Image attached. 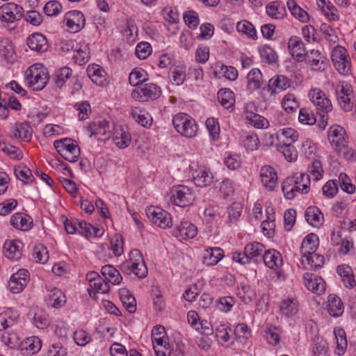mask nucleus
Instances as JSON below:
<instances>
[{
    "label": "nucleus",
    "instance_id": "nucleus-1",
    "mask_svg": "<svg viewBox=\"0 0 356 356\" xmlns=\"http://www.w3.org/2000/svg\"><path fill=\"white\" fill-rule=\"evenodd\" d=\"M309 97L321 117L318 126L324 129L327 124V114L332 110V104L325 93L318 88L311 90Z\"/></svg>",
    "mask_w": 356,
    "mask_h": 356
},
{
    "label": "nucleus",
    "instance_id": "nucleus-2",
    "mask_svg": "<svg viewBox=\"0 0 356 356\" xmlns=\"http://www.w3.org/2000/svg\"><path fill=\"white\" fill-rule=\"evenodd\" d=\"M122 273L130 275L133 273L138 278H144L147 275V268L144 261L142 253L135 249L130 252L129 259L120 265Z\"/></svg>",
    "mask_w": 356,
    "mask_h": 356
},
{
    "label": "nucleus",
    "instance_id": "nucleus-3",
    "mask_svg": "<svg viewBox=\"0 0 356 356\" xmlns=\"http://www.w3.org/2000/svg\"><path fill=\"white\" fill-rule=\"evenodd\" d=\"M26 79L28 86L33 90H41L49 79L47 69L42 64H34L26 70Z\"/></svg>",
    "mask_w": 356,
    "mask_h": 356
},
{
    "label": "nucleus",
    "instance_id": "nucleus-4",
    "mask_svg": "<svg viewBox=\"0 0 356 356\" xmlns=\"http://www.w3.org/2000/svg\"><path fill=\"white\" fill-rule=\"evenodd\" d=\"M172 124L176 131L186 138H193L197 134L196 122L186 113H179L175 115L172 119Z\"/></svg>",
    "mask_w": 356,
    "mask_h": 356
},
{
    "label": "nucleus",
    "instance_id": "nucleus-5",
    "mask_svg": "<svg viewBox=\"0 0 356 356\" xmlns=\"http://www.w3.org/2000/svg\"><path fill=\"white\" fill-rule=\"evenodd\" d=\"M54 146L63 157L64 159L71 163L76 162L80 156V149L78 145L71 138H65L56 140Z\"/></svg>",
    "mask_w": 356,
    "mask_h": 356
},
{
    "label": "nucleus",
    "instance_id": "nucleus-6",
    "mask_svg": "<svg viewBox=\"0 0 356 356\" xmlns=\"http://www.w3.org/2000/svg\"><path fill=\"white\" fill-rule=\"evenodd\" d=\"M331 59L334 68L341 74L347 75L350 70V58L347 50L337 45L332 51Z\"/></svg>",
    "mask_w": 356,
    "mask_h": 356
},
{
    "label": "nucleus",
    "instance_id": "nucleus-7",
    "mask_svg": "<svg viewBox=\"0 0 356 356\" xmlns=\"http://www.w3.org/2000/svg\"><path fill=\"white\" fill-rule=\"evenodd\" d=\"M338 103L346 111H350L353 107V90L351 85L346 81H339L336 86Z\"/></svg>",
    "mask_w": 356,
    "mask_h": 356
},
{
    "label": "nucleus",
    "instance_id": "nucleus-8",
    "mask_svg": "<svg viewBox=\"0 0 356 356\" xmlns=\"http://www.w3.org/2000/svg\"><path fill=\"white\" fill-rule=\"evenodd\" d=\"M161 94V88L154 83H146L131 92V97L140 102L158 99Z\"/></svg>",
    "mask_w": 356,
    "mask_h": 356
},
{
    "label": "nucleus",
    "instance_id": "nucleus-9",
    "mask_svg": "<svg viewBox=\"0 0 356 356\" xmlns=\"http://www.w3.org/2000/svg\"><path fill=\"white\" fill-rule=\"evenodd\" d=\"M23 8L15 3L9 2L0 7V20L7 24L19 20L23 16Z\"/></svg>",
    "mask_w": 356,
    "mask_h": 356
},
{
    "label": "nucleus",
    "instance_id": "nucleus-10",
    "mask_svg": "<svg viewBox=\"0 0 356 356\" xmlns=\"http://www.w3.org/2000/svg\"><path fill=\"white\" fill-rule=\"evenodd\" d=\"M146 213L154 225L162 229L170 227L172 225L171 215L161 208H149Z\"/></svg>",
    "mask_w": 356,
    "mask_h": 356
},
{
    "label": "nucleus",
    "instance_id": "nucleus-11",
    "mask_svg": "<svg viewBox=\"0 0 356 356\" xmlns=\"http://www.w3.org/2000/svg\"><path fill=\"white\" fill-rule=\"evenodd\" d=\"M172 199L175 204L185 207L191 205L195 200L193 191L185 186H178L172 191Z\"/></svg>",
    "mask_w": 356,
    "mask_h": 356
},
{
    "label": "nucleus",
    "instance_id": "nucleus-12",
    "mask_svg": "<svg viewBox=\"0 0 356 356\" xmlns=\"http://www.w3.org/2000/svg\"><path fill=\"white\" fill-rule=\"evenodd\" d=\"M67 26L73 32H77L84 27L86 19L83 14L78 10H72L66 13L65 17Z\"/></svg>",
    "mask_w": 356,
    "mask_h": 356
},
{
    "label": "nucleus",
    "instance_id": "nucleus-13",
    "mask_svg": "<svg viewBox=\"0 0 356 356\" xmlns=\"http://www.w3.org/2000/svg\"><path fill=\"white\" fill-rule=\"evenodd\" d=\"M197 234V228L195 225L188 220H183L173 231L176 237H181L186 240L193 238Z\"/></svg>",
    "mask_w": 356,
    "mask_h": 356
},
{
    "label": "nucleus",
    "instance_id": "nucleus-14",
    "mask_svg": "<svg viewBox=\"0 0 356 356\" xmlns=\"http://www.w3.org/2000/svg\"><path fill=\"white\" fill-rule=\"evenodd\" d=\"M260 177L264 186L269 191H273L277 184V175L275 169L270 165L261 168Z\"/></svg>",
    "mask_w": 356,
    "mask_h": 356
},
{
    "label": "nucleus",
    "instance_id": "nucleus-15",
    "mask_svg": "<svg viewBox=\"0 0 356 356\" xmlns=\"http://www.w3.org/2000/svg\"><path fill=\"white\" fill-rule=\"evenodd\" d=\"M28 47L38 53H42L48 49L47 38L41 33H33L26 40Z\"/></svg>",
    "mask_w": 356,
    "mask_h": 356
},
{
    "label": "nucleus",
    "instance_id": "nucleus-16",
    "mask_svg": "<svg viewBox=\"0 0 356 356\" xmlns=\"http://www.w3.org/2000/svg\"><path fill=\"white\" fill-rule=\"evenodd\" d=\"M22 243L19 241H10L3 245V254L9 259L18 261L22 257Z\"/></svg>",
    "mask_w": 356,
    "mask_h": 356
},
{
    "label": "nucleus",
    "instance_id": "nucleus-17",
    "mask_svg": "<svg viewBox=\"0 0 356 356\" xmlns=\"http://www.w3.org/2000/svg\"><path fill=\"white\" fill-rule=\"evenodd\" d=\"M193 181L197 186L207 187L213 181V175L209 169L200 168L193 174Z\"/></svg>",
    "mask_w": 356,
    "mask_h": 356
},
{
    "label": "nucleus",
    "instance_id": "nucleus-18",
    "mask_svg": "<svg viewBox=\"0 0 356 356\" xmlns=\"http://www.w3.org/2000/svg\"><path fill=\"white\" fill-rule=\"evenodd\" d=\"M304 279L305 280V286L313 293L321 294L325 291V283L321 277L305 274Z\"/></svg>",
    "mask_w": 356,
    "mask_h": 356
},
{
    "label": "nucleus",
    "instance_id": "nucleus-19",
    "mask_svg": "<svg viewBox=\"0 0 356 356\" xmlns=\"http://www.w3.org/2000/svg\"><path fill=\"white\" fill-rule=\"evenodd\" d=\"M337 272L341 277V280L346 288L353 289L355 286L356 282L350 266L346 264L339 265L337 268Z\"/></svg>",
    "mask_w": 356,
    "mask_h": 356
},
{
    "label": "nucleus",
    "instance_id": "nucleus-20",
    "mask_svg": "<svg viewBox=\"0 0 356 356\" xmlns=\"http://www.w3.org/2000/svg\"><path fill=\"white\" fill-rule=\"evenodd\" d=\"M346 131L341 126H333L328 131V140L332 145L339 147L345 145Z\"/></svg>",
    "mask_w": 356,
    "mask_h": 356
},
{
    "label": "nucleus",
    "instance_id": "nucleus-21",
    "mask_svg": "<svg viewBox=\"0 0 356 356\" xmlns=\"http://www.w3.org/2000/svg\"><path fill=\"white\" fill-rule=\"evenodd\" d=\"M10 225L15 229L26 231L31 227L32 220L23 213H16L10 217Z\"/></svg>",
    "mask_w": 356,
    "mask_h": 356
},
{
    "label": "nucleus",
    "instance_id": "nucleus-22",
    "mask_svg": "<svg viewBox=\"0 0 356 356\" xmlns=\"http://www.w3.org/2000/svg\"><path fill=\"white\" fill-rule=\"evenodd\" d=\"M262 259L265 265L270 268L279 267L282 264V257L281 254L275 250L265 251L262 255Z\"/></svg>",
    "mask_w": 356,
    "mask_h": 356
},
{
    "label": "nucleus",
    "instance_id": "nucleus-23",
    "mask_svg": "<svg viewBox=\"0 0 356 356\" xmlns=\"http://www.w3.org/2000/svg\"><path fill=\"white\" fill-rule=\"evenodd\" d=\"M245 254L249 260L258 261L261 258L262 253L264 252V246L259 242L248 243L244 248Z\"/></svg>",
    "mask_w": 356,
    "mask_h": 356
},
{
    "label": "nucleus",
    "instance_id": "nucleus-24",
    "mask_svg": "<svg viewBox=\"0 0 356 356\" xmlns=\"http://www.w3.org/2000/svg\"><path fill=\"white\" fill-rule=\"evenodd\" d=\"M0 56L7 62L13 63L15 58V51L12 42L8 38L0 40Z\"/></svg>",
    "mask_w": 356,
    "mask_h": 356
},
{
    "label": "nucleus",
    "instance_id": "nucleus-25",
    "mask_svg": "<svg viewBox=\"0 0 356 356\" xmlns=\"http://www.w3.org/2000/svg\"><path fill=\"white\" fill-rule=\"evenodd\" d=\"M101 273L104 277L105 281L112 284H118L121 282L122 277L120 272L111 265H105L102 268Z\"/></svg>",
    "mask_w": 356,
    "mask_h": 356
},
{
    "label": "nucleus",
    "instance_id": "nucleus-26",
    "mask_svg": "<svg viewBox=\"0 0 356 356\" xmlns=\"http://www.w3.org/2000/svg\"><path fill=\"white\" fill-rule=\"evenodd\" d=\"M223 257L222 249L209 248L205 250L203 257V263L207 266H213L218 263V261Z\"/></svg>",
    "mask_w": 356,
    "mask_h": 356
},
{
    "label": "nucleus",
    "instance_id": "nucleus-27",
    "mask_svg": "<svg viewBox=\"0 0 356 356\" xmlns=\"http://www.w3.org/2000/svg\"><path fill=\"white\" fill-rule=\"evenodd\" d=\"M88 76L92 82L98 86H103L105 81V72L99 65L88 66L87 68Z\"/></svg>",
    "mask_w": 356,
    "mask_h": 356
},
{
    "label": "nucleus",
    "instance_id": "nucleus-28",
    "mask_svg": "<svg viewBox=\"0 0 356 356\" xmlns=\"http://www.w3.org/2000/svg\"><path fill=\"white\" fill-rule=\"evenodd\" d=\"M328 312L334 317L340 316L343 312V306L341 299L335 295L328 298Z\"/></svg>",
    "mask_w": 356,
    "mask_h": 356
},
{
    "label": "nucleus",
    "instance_id": "nucleus-29",
    "mask_svg": "<svg viewBox=\"0 0 356 356\" xmlns=\"http://www.w3.org/2000/svg\"><path fill=\"white\" fill-rule=\"evenodd\" d=\"M290 84L288 79L283 75H278L275 78L270 79L268 82V90L273 95L277 90H282L289 87Z\"/></svg>",
    "mask_w": 356,
    "mask_h": 356
},
{
    "label": "nucleus",
    "instance_id": "nucleus-30",
    "mask_svg": "<svg viewBox=\"0 0 356 356\" xmlns=\"http://www.w3.org/2000/svg\"><path fill=\"white\" fill-rule=\"evenodd\" d=\"M337 341V347L335 353L339 356H342L347 348V340L345 331L342 328L334 329V331Z\"/></svg>",
    "mask_w": 356,
    "mask_h": 356
},
{
    "label": "nucleus",
    "instance_id": "nucleus-31",
    "mask_svg": "<svg viewBox=\"0 0 356 356\" xmlns=\"http://www.w3.org/2000/svg\"><path fill=\"white\" fill-rule=\"evenodd\" d=\"M121 302L125 309L130 313L135 312L136 309V301L134 296L125 289L120 290Z\"/></svg>",
    "mask_w": 356,
    "mask_h": 356
},
{
    "label": "nucleus",
    "instance_id": "nucleus-32",
    "mask_svg": "<svg viewBox=\"0 0 356 356\" xmlns=\"http://www.w3.org/2000/svg\"><path fill=\"white\" fill-rule=\"evenodd\" d=\"M218 99L220 104L225 108H229L234 105L235 97L230 89H220L218 93Z\"/></svg>",
    "mask_w": 356,
    "mask_h": 356
},
{
    "label": "nucleus",
    "instance_id": "nucleus-33",
    "mask_svg": "<svg viewBox=\"0 0 356 356\" xmlns=\"http://www.w3.org/2000/svg\"><path fill=\"white\" fill-rule=\"evenodd\" d=\"M131 114L133 118L143 127L151 125L152 119L149 114L145 111L138 107H135L131 110Z\"/></svg>",
    "mask_w": 356,
    "mask_h": 356
},
{
    "label": "nucleus",
    "instance_id": "nucleus-34",
    "mask_svg": "<svg viewBox=\"0 0 356 356\" xmlns=\"http://www.w3.org/2000/svg\"><path fill=\"white\" fill-rule=\"evenodd\" d=\"M305 216L307 222L313 226L321 224V218H323L321 211L316 207H309L305 211Z\"/></svg>",
    "mask_w": 356,
    "mask_h": 356
},
{
    "label": "nucleus",
    "instance_id": "nucleus-35",
    "mask_svg": "<svg viewBox=\"0 0 356 356\" xmlns=\"http://www.w3.org/2000/svg\"><path fill=\"white\" fill-rule=\"evenodd\" d=\"M111 126L106 120L93 122L90 124L89 128L91 135H102L104 136L111 131Z\"/></svg>",
    "mask_w": 356,
    "mask_h": 356
},
{
    "label": "nucleus",
    "instance_id": "nucleus-36",
    "mask_svg": "<svg viewBox=\"0 0 356 356\" xmlns=\"http://www.w3.org/2000/svg\"><path fill=\"white\" fill-rule=\"evenodd\" d=\"M49 300L53 307L59 308L66 302V297L59 289L54 288L49 291Z\"/></svg>",
    "mask_w": 356,
    "mask_h": 356
},
{
    "label": "nucleus",
    "instance_id": "nucleus-37",
    "mask_svg": "<svg viewBox=\"0 0 356 356\" xmlns=\"http://www.w3.org/2000/svg\"><path fill=\"white\" fill-rule=\"evenodd\" d=\"M14 136L24 142H28L31 139L32 129L26 122L16 124Z\"/></svg>",
    "mask_w": 356,
    "mask_h": 356
},
{
    "label": "nucleus",
    "instance_id": "nucleus-38",
    "mask_svg": "<svg viewBox=\"0 0 356 356\" xmlns=\"http://www.w3.org/2000/svg\"><path fill=\"white\" fill-rule=\"evenodd\" d=\"M287 6L291 14L302 22L309 21L308 13L301 8L293 0H288Z\"/></svg>",
    "mask_w": 356,
    "mask_h": 356
},
{
    "label": "nucleus",
    "instance_id": "nucleus-39",
    "mask_svg": "<svg viewBox=\"0 0 356 356\" xmlns=\"http://www.w3.org/2000/svg\"><path fill=\"white\" fill-rule=\"evenodd\" d=\"M294 179L288 177L282 183V192L285 197L291 200L295 197L296 193L299 192L300 186L294 185Z\"/></svg>",
    "mask_w": 356,
    "mask_h": 356
},
{
    "label": "nucleus",
    "instance_id": "nucleus-40",
    "mask_svg": "<svg viewBox=\"0 0 356 356\" xmlns=\"http://www.w3.org/2000/svg\"><path fill=\"white\" fill-rule=\"evenodd\" d=\"M248 88L251 90L259 89L261 87L262 74L257 68L252 69L247 76Z\"/></svg>",
    "mask_w": 356,
    "mask_h": 356
},
{
    "label": "nucleus",
    "instance_id": "nucleus-41",
    "mask_svg": "<svg viewBox=\"0 0 356 356\" xmlns=\"http://www.w3.org/2000/svg\"><path fill=\"white\" fill-rule=\"evenodd\" d=\"M277 149L289 162L295 161L298 158V152L295 147L290 143H286L285 140H283L282 145L277 147Z\"/></svg>",
    "mask_w": 356,
    "mask_h": 356
},
{
    "label": "nucleus",
    "instance_id": "nucleus-42",
    "mask_svg": "<svg viewBox=\"0 0 356 356\" xmlns=\"http://www.w3.org/2000/svg\"><path fill=\"white\" fill-rule=\"evenodd\" d=\"M280 309L282 315L287 317L293 316L298 311L297 302L293 299L283 300L280 304Z\"/></svg>",
    "mask_w": 356,
    "mask_h": 356
},
{
    "label": "nucleus",
    "instance_id": "nucleus-43",
    "mask_svg": "<svg viewBox=\"0 0 356 356\" xmlns=\"http://www.w3.org/2000/svg\"><path fill=\"white\" fill-rule=\"evenodd\" d=\"M238 295L245 303L250 302L256 298V293L254 290L243 282H241L238 285Z\"/></svg>",
    "mask_w": 356,
    "mask_h": 356
},
{
    "label": "nucleus",
    "instance_id": "nucleus-44",
    "mask_svg": "<svg viewBox=\"0 0 356 356\" xmlns=\"http://www.w3.org/2000/svg\"><path fill=\"white\" fill-rule=\"evenodd\" d=\"M318 245V238L315 234H308L303 240L301 246V252H314Z\"/></svg>",
    "mask_w": 356,
    "mask_h": 356
},
{
    "label": "nucleus",
    "instance_id": "nucleus-45",
    "mask_svg": "<svg viewBox=\"0 0 356 356\" xmlns=\"http://www.w3.org/2000/svg\"><path fill=\"white\" fill-rule=\"evenodd\" d=\"M245 118L252 125L257 128L265 129L269 126L267 119L252 112H248L246 111Z\"/></svg>",
    "mask_w": 356,
    "mask_h": 356
},
{
    "label": "nucleus",
    "instance_id": "nucleus-46",
    "mask_svg": "<svg viewBox=\"0 0 356 356\" xmlns=\"http://www.w3.org/2000/svg\"><path fill=\"white\" fill-rule=\"evenodd\" d=\"M236 29L239 33L246 35L251 39L254 40L257 38V31L254 26L247 20L238 22Z\"/></svg>",
    "mask_w": 356,
    "mask_h": 356
},
{
    "label": "nucleus",
    "instance_id": "nucleus-47",
    "mask_svg": "<svg viewBox=\"0 0 356 356\" xmlns=\"http://www.w3.org/2000/svg\"><path fill=\"white\" fill-rule=\"evenodd\" d=\"M302 257L306 258L308 264L315 270L321 268L324 264L323 256L314 252H303Z\"/></svg>",
    "mask_w": 356,
    "mask_h": 356
},
{
    "label": "nucleus",
    "instance_id": "nucleus-48",
    "mask_svg": "<svg viewBox=\"0 0 356 356\" xmlns=\"http://www.w3.org/2000/svg\"><path fill=\"white\" fill-rule=\"evenodd\" d=\"M109 291V285L107 282L105 281L102 277L94 280V282L90 285V289H88L89 294L91 296V291H93V293H106Z\"/></svg>",
    "mask_w": 356,
    "mask_h": 356
},
{
    "label": "nucleus",
    "instance_id": "nucleus-49",
    "mask_svg": "<svg viewBox=\"0 0 356 356\" xmlns=\"http://www.w3.org/2000/svg\"><path fill=\"white\" fill-rule=\"evenodd\" d=\"M259 54L263 60L269 64L276 63L277 55L275 51L268 45H264L259 48Z\"/></svg>",
    "mask_w": 356,
    "mask_h": 356
},
{
    "label": "nucleus",
    "instance_id": "nucleus-50",
    "mask_svg": "<svg viewBox=\"0 0 356 356\" xmlns=\"http://www.w3.org/2000/svg\"><path fill=\"white\" fill-rule=\"evenodd\" d=\"M277 138L282 142L283 140H285L286 143H290V144H292L298 140V134L296 130L291 128L283 129H280L277 132Z\"/></svg>",
    "mask_w": 356,
    "mask_h": 356
},
{
    "label": "nucleus",
    "instance_id": "nucleus-51",
    "mask_svg": "<svg viewBox=\"0 0 356 356\" xmlns=\"http://www.w3.org/2000/svg\"><path fill=\"white\" fill-rule=\"evenodd\" d=\"M72 70L67 67L60 68L56 72L54 82L58 88H62L65 81L71 76Z\"/></svg>",
    "mask_w": 356,
    "mask_h": 356
},
{
    "label": "nucleus",
    "instance_id": "nucleus-52",
    "mask_svg": "<svg viewBox=\"0 0 356 356\" xmlns=\"http://www.w3.org/2000/svg\"><path fill=\"white\" fill-rule=\"evenodd\" d=\"M294 185L300 186V191L298 193L301 194H306L309 191L310 186V177L307 174H300L299 176L296 177L294 179Z\"/></svg>",
    "mask_w": 356,
    "mask_h": 356
},
{
    "label": "nucleus",
    "instance_id": "nucleus-53",
    "mask_svg": "<svg viewBox=\"0 0 356 356\" xmlns=\"http://www.w3.org/2000/svg\"><path fill=\"white\" fill-rule=\"evenodd\" d=\"M113 140L118 147L124 149L129 145L131 142V136L128 132L120 129V132H118L117 131L115 134Z\"/></svg>",
    "mask_w": 356,
    "mask_h": 356
},
{
    "label": "nucleus",
    "instance_id": "nucleus-54",
    "mask_svg": "<svg viewBox=\"0 0 356 356\" xmlns=\"http://www.w3.org/2000/svg\"><path fill=\"white\" fill-rule=\"evenodd\" d=\"M282 106L287 113H293L298 108L299 104L294 95L287 94L282 101Z\"/></svg>",
    "mask_w": 356,
    "mask_h": 356
},
{
    "label": "nucleus",
    "instance_id": "nucleus-55",
    "mask_svg": "<svg viewBox=\"0 0 356 356\" xmlns=\"http://www.w3.org/2000/svg\"><path fill=\"white\" fill-rule=\"evenodd\" d=\"M15 175L16 177L27 184L32 181L33 175L30 169L25 165H19L15 168Z\"/></svg>",
    "mask_w": 356,
    "mask_h": 356
},
{
    "label": "nucleus",
    "instance_id": "nucleus-56",
    "mask_svg": "<svg viewBox=\"0 0 356 356\" xmlns=\"http://www.w3.org/2000/svg\"><path fill=\"white\" fill-rule=\"evenodd\" d=\"M62 6L57 1H50L46 3L43 10L48 17H56L62 11Z\"/></svg>",
    "mask_w": 356,
    "mask_h": 356
},
{
    "label": "nucleus",
    "instance_id": "nucleus-57",
    "mask_svg": "<svg viewBox=\"0 0 356 356\" xmlns=\"http://www.w3.org/2000/svg\"><path fill=\"white\" fill-rule=\"evenodd\" d=\"M243 145L250 151H254L258 149L259 140L254 134H246L243 139Z\"/></svg>",
    "mask_w": 356,
    "mask_h": 356
},
{
    "label": "nucleus",
    "instance_id": "nucleus-58",
    "mask_svg": "<svg viewBox=\"0 0 356 356\" xmlns=\"http://www.w3.org/2000/svg\"><path fill=\"white\" fill-rule=\"evenodd\" d=\"M321 31L323 33L324 38L330 43L335 44L338 42L339 38L336 31L329 25L323 24L321 26Z\"/></svg>",
    "mask_w": 356,
    "mask_h": 356
},
{
    "label": "nucleus",
    "instance_id": "nucleus-59",
    "mask_svg": "<svg viewBox=\"0 0 356 356\" xmlns=\"http://www.w3.org/2000/svg\"><path fill=\"white\" fill-rule=\"evenodd\" d=\"M152 52V47L147 42H141L138 43L136 47L135 54L139 59H145Z\"/></svg>",
    "mask_w": 356,
    "mask_h": 356
},
{
    "label": "nucleus",
    "instance_id": "nucleus-60",
    "mask_svg": "<svg viewBox=\"0 0 356 356\" xmlns=\"http://www.w3.org/2000/svg\"><path fill=\"white\" fill-rule=\"evenodd\" d=\"M145 72L143 70H134L129 74V80L131 85L138 86L146 81L145 77Z\"/></svg>",
    "mask_w": 356,
    "mask_h": 356
},
{
    "label": "nucleus",
    "instance_id": "nucleus-61",
    "mask_svg": "<svg viewBox=\"0 0 356 356\" xmlns=\"http://www.w3.org/2000/svg\"><path fill=\"white\" fill-rule=\"evenodd\" d=\"M24 345L25 346V348L26 350H29L32 354L38 352L42 346V342L41 340L38 337H31L29 338H27Z\"/></svg>",
    "mask_w": 356,
    "mask_h": 356
},
{
    "label": "nucleus",
    "instance_id": "nucleus-62",
    "mask_svg": "<svg viewBox=\"0 0 356 356\" xmlns=\"http://www.w3.org/2000/svg\"><path fill=\"white\" fill-rule=\"evenodd\" d=\"M33 254L36 261L41 264H45L49 259L48 250L42 245L36 246Z\"/></svg>",
    "mask_w": 356,
    "mask_h": 356
},
{
    "label": "nucleus",
    "instance_id": "nucleus-63",
    "mask_svg": "<svg viewBox=\"0 0 356 356\" xmlns=\"http://www.w3.org/2000/svg\"><path fill=\"white\" fill-rule=\"evenodd\" d=\"M322 190L325 197L329 198L333 197L338 191L337 180H330L327 181Z\"/></svg>",
    "mask_w": 356,
    "mask_h": 356
},
{
    "label": "nucleus",
    "instance_id": "nucleus-64",
    "mask_svg": "<svg viewBox=\"0 0 356 356\" xmlns=\"http://www.w3.org/2000/svg\"><path fill=\"white\" fill-rule=\"evenodd\" d=\"M309 172L314 177L315 180H318L322 178L323 169L321 162L318 160H315L308 167Z\"/></svg>",
    "mask_w": 356,
    "mask_h": 356
}]
</instances>
